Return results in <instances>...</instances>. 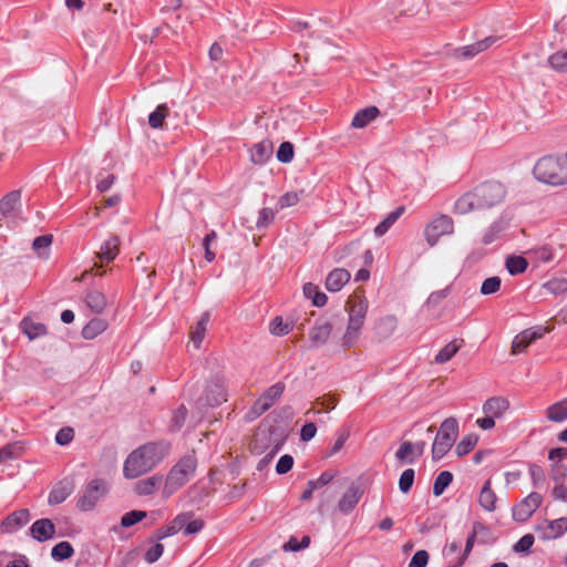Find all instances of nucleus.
Here are the masks:
<instances>
[{"label": "nucleus", "instance_id": "obj_1", "mask_svg": "<svg viewBox=\"0 0 567 567\" xmlns=\"http://www.w3.org/2000/svg\"><path fill=\"white\" fill-rule=\"evenodd\" d=\"M169 450L171 444L166 441L147 442L133 450L123 464L124 477L134 480L151 472L165 460Z\"/></svg>", "mask_w": 567, "mask_h": 567}, {"label": "nucleus", "instance_id": "obj_2", "mask_svg": "<svg viewBox=\"0 0 567 567\" xmlns=\"http://www.w3.org/2000/svg\"><path fill=\"white\" fill-rule=\"evenodd\" d=\"M505 187L497 182H487L461 196L454 204V213L465 215L477 209L491 208L503 202Z\"/></svg>", "mask_w": 567, "mask_h": 567}, {"label": "nucleus", "instance_id": "obj_3", "mask_svg": "<svg viewBox=\"0 0 567 567\" xmlns=\"http://www.w3.org/2000/svg\"><path fill=\"white\" fill-rule=\"evenodd\" d=\"M534 176L546 184H567V154L542 157L534 167Z\"/></svg>", "mask_w": 567, "mask_h": 567}, {"label": "nucleus", "instance_id": "obj_4", "mask_svg": "<svg viewBox=\"0 0 567 567\" xmlns=\"http://www.w3.org/2000/svg\"><path fill=\"white\" fill-rule=\"evenodd\" d=\"M347 305L349 320L346 332L341 338V346L344 349L351 348L358 341L368 310L367 301L360 297L350 298Z\"/></svg>", "mask_w": 567, "mask_h": 567}, {"label": "nucleus", "instance_id": "obj_5", "mask_svg": "<svg viewBox=\"0 0 567 567\" xmlns=\"http://www.w3.org/2000/svg\"><path fill=\"white\" fill-rule=\"evenodd\" d=\"M197 466L194 455L182 457L168 472L163 487V495L169 497L193 477Z\"/></svg>", "mask_w": 567, "mask_h": 567}, {"label": "nucleus", "instance_id": "obj_6", "mask_svg": "<svg viewBox=\"0 0 567 567\" xmlns=\"http://www.w3.org/2000/svg\"><path fill=\"white\" fill-rule=\"evenodd\" d=\"M458 435V422L455 417L445 419L434 439L432 446L433 460H441L447 454Z\"/></svg>", "mask_w": 567, "mask_h": 567}, {"label": "nucleus", "instance_id": "obj_7", "mask_svg": "<svg viewBox=\"0 0 567 567\" xmlns=\"http://www.w3.org/2000/svg\"><path fill=\"white\" fill-rule=\"evenodd\" d=\"M109 483L104 478L90 481L79 496L76 507L82 512L92 511L95 505L106 495Z\"/></svg>", "mask_w": 567, "mask_h": 567}, {"label": "nucleus", "instance_id": "obj_8", "mask_svg": "<svg viewBox=\"0 0 567 567\" xmlns=\"http://www.w3.org/2000/svg\"><path fill=\"white\" fill-rule=\"evenodd\" d=\"M454 231L453 219L447 215L435 216L424 229V237L430 247L437 244L442 236L451 235Z\"/></svg>", "mask_w": 567, "mask_h": 567}, {"label": "nucleus", "instance_id": "obj_9", "mask_svg": "<svg viewBox=\"0 0 567 567\" xmlns=\"http://www.w3.org/2000/svg\"><path fill=\"white\" fill-rule=\"evenodd\" d=\"M285 389L286 386L282 382H278L268 388L251 406V413L254 416H259L267 412L275 402L280 399Z\"/></svg>", "mask_w": 567, "mask_h": 567}, {"label": "nucleus", "instance_id": "obj_10", "mask_svg": "<svg viewBox=\"0 0 567 567\" xmlns=\"http://www.w3.org/2000/svg\"><path fill=\"white\" fill-rule=\"evenodd\" d=\"M543 497L540 494L533 492L528 494L519 504L513 508V518L516 522L524 523L540 506Z\"/></svg>", "mask_w": 567, "mask_h": 567}, {"label": "nucleus", "instance_id": "obj_11", "mask_svg": "<svg viewBox=\"0 0 567 567\" xmlns=\"http://www.w3.org/2000/svg\"><path fill=\"white\" fill-rule=\"evenodd\" d=\"M535 530L543 540L556 539L567 532V518L560 517L554 520L544 519L537 524Z\"/></svg>", "mask_w": 567, "mask_h": 567}, {"label": "nucleus", "instance_id": "obj_12", "mask_svg": "<svg viewBox=\"0 0 567 567\" xmlns=\"http://www.w3.org/2000/svg\"><path fill=\"white\" fill-rule=\"evenodd\" d=\"M363 493L364 491L360 484L351 483L338 502L339 512L343 515L352 513L363 496Z\"/></svg>", "mask_w": 567, "mask_h": 567}, {"label": "nucleus", "instance_id": "obj_13", "mask_svg": "<svg viewBox=\"0 0 567 567\" xmlns=\"http://www.w3.org/2000/svg\"><path fill=\"white\" fill-rule=\"evenodd\" d=\"M548 330L546 328L537 327L533 329H526L518 333L512 343V353L518 354L523 352L532 342L542 338Z\"/></svg>", "mask_w": 567, "mask_h": 567}, {"label": "nucleus", "instance_id": "obj_14", "mask_svg": "<svg viewBox=\"0 0 567 567\" xmlns=\"http://www.w3.org/2000/svg\"><path fill=\"white\" fill-rule=\"evenodd\" d=\"M202 400L206 405L209 406H216L225 402L227 400V392L224 385V381L219 378L210 381L206 385Z\"/></svg>", "mask_w": 567, "mask_h": 567}, {"label": "nucleus", "instance_id": "obj_15", "mask_svg": "<svg viewBox=\"0 0 567 567\" xmlns=\"http://www.w3.org/2000/svg\"><path fill=\"white\" fill-rule=\"evenodd\" d=\"M333 326L328 320H318L309 331V340L313 348L322 347L329 340Z\"/></svg>", "mask_w": 567, "mask_h": 567}, {"label": "nucleus", "instance_id": "obj_16", "mask_svg": "<svg viewBox=\"0 0 567 567\" xmlns=\"http://www.w3.org/2000/svg\"><path fill=\"white\" fill-rule=\"evenodd\" d=\"M30 533L34 539L38 542H47L53 538L55 534V525L49 518H41L35 520L31 527Z\"/></svg>", "mask_w": 567, "mask_h": 567}, {"label": "nucleus", "instance_id": "obj_17", "mask_svg": "<svg viewBox=\"0 0 567 567\" xmlns=\"http://www.w3.org/2000/svg\"><path fill=\"white\" fill-rule=\"evenodd\" d=\"M121 239L117 235L110 236L96 252V258L102 262L113 261L120 252Z\"/></svg>", "mask_w": 567, "mask_h": 567}, {"label": "nucleus", "instance_id": "obj_18", "mask_svg": "<svg viewBox=\"0 0 567 567\" xmlns=\"http://www.w3.org/2000/svg\"><path fill=\"white\" fill-rule=\"evenodd\" d=\"M496 40L497 38L495 37H487L470 45L458 48L457 50H455V55L457 58L472 59L476 54L487 50L491 45H493L496 42Z\"/></svg>", "mask_w": 567, "mask_h": 567}, {"label": "nucleus", "instance_id": "obj_19", "mask_svg": "<svg viewBox=\"0 0 567 567\" xmlns=\"http://www.w3.org/2000/svg\"><path fill=\"white\" fill-rule=\"evenodd\" d=\"M74 491L73 481L65 478L59 482L50 492L48 502L50 505L63 503Z\"/></svg>", "mask_w": 567, "mask_h": 567}, {"label": "nucleus", "instance_id": "obj_20", "mask_svg": "<svg viewBox=\"0 0 567 567\" xmlns=\"http://www.w3.org/2000/svg\"><path fill=\"white\" fill-rule=\"evenodd\" d=\"M350 272L343 268H336L329 272L326 279V288L331 292H337L350 280Z\"/></svg>", "mask_w": 567, "mask_h": 567}, {"label": "nucleus", "instance_id": "obj_21", "mask_svg": "<svg viewBox=\"0 0 567 567\" xmlns=\"http://www.w3.org/2000/svg\"><path fill=\"white\" fill-rule=\"evenodd\" d=\"M477 501H478L480 506L484 511L489 512V513L496 511L497 496H496V493L492 488L491 480H487L483 484V486L480 491Z\"/></svg>", "mask_w": 567, "mask_h": 567}, {"label": "nucleus", "instance_id": "obj_22", "mask_svg": "<svg viewBox=\"0 0 567 567\" xmlns=\"http://www.w3.org/2000/svg\"><path fill=\"white\" fill-rule=\"evenodd\" d=\"M163 484L161 475H153L147 478L140 480L134 486V493L138 496H147L154 494Z\"/></svg>", "mask_w": 567, "mask_h": 567}, {"label": "nucleus", "instance_id": "obj_23", "mask_svg": "<svg viewBox=\"0 0 567 567\" xmlns=\"http://www.w3.org/2000/svg\"><path fill=\"white\" fill-rule=\"evenodd\" d=\"M21 193L20 190H12L4 195L0 200V215L3 218L11 217L18 209L20 204Z\"/></svg>", "mask_w": 567, "mask_h": 567}, {"label": "nucleus", "instance_id": "obj_24", "mask_svg": "<svg viewBox=\"0 0 567 567\" xmlns=\"http://www.w3.org/2000/svg\"><path fill=\"white\" fill-rule=\"evenodd\" d=\"M509 408V402L502 396H493L483 404V412L493 417H501Z\"/></svg>", "mask_w": 567, "mask_h": 567}, {"label": "nucleus", "instance_id": "obj_25", "mask_svg": "<svg viewBox=\"0 0 567 567\" xmlns=\"http://www.w3.org/2000/svg\"><path fill=\"white\" fill-rule=\"evenodd\" d=\"M210 320L208 312H204L196 324L190 328L189 337L194 348L198 349L204 340L207 324Z\"/></svg>", "mask_w": 567, "mask_h": 567}, {"label": "nucleus", "instance_id": "obj_26", "mask_svg": "<svg viewBox=\"0 0 567 567\" xmlns=\"http://www.w3.org/2000/svg\"><path fill=\"white\" fill-rule=\"evenodd\" d=\"M20 329L30 340H34L48 333V329L43 323L35 322L30 318L22 319Z\"/></svg>", "mask_w": 567, "mask_h": 567}, {"label": "nucleus", "instance_id": "obj_27", "mask_svg": "<svg viewBox=\"0 0 567 567\" xmlns=\"http://www.w3.org/2000/svg\"><path fill=\"white\" fill-rule=\"evenodd\" d=\"M380 111L377 106H369L360 110L352 118L351 125L355 128H363L375 120Z\"/></svg>", "mask_w": 567, "mask_h": 567}, {"label": "nucleus", "instance_id": "obj_28", "mask_svg": "<svg viewBox=\"0 0 567 567\" xmlns=\"http://www.w3.org/2000/svg\"><path fill=\"white\" fill-rule=\"evenodd\" d=\"M85 303L93 312L102 313L107 306V300L102 291L90 290L85 295Z\"/></svg>", "mask_w": 567, "mask_h": 567}, {"label": "nucleus", "instance_id": "obj_29", "mask_svg": "<svg viewBox=\"0 0 567 567\" xmlns=\"http://www.w3.org/2000/svg\"><path fill=\"white\" fill-rule=\"evenodd\" d=\"M107 329V321L102 318L91 319L82 329V336L86 340H92Z\"/></svg>", "mask_w": 567, "mask_h": 567}, {"label": "nucleus", "instance_id": "obj_30", "mask_svg": "<svg viewBox=\"0 0 567 567\" xmlns=\"http://www.w3.org/2000/svg\"><path fill=\"white\" fill-rule=\"evenodd\" d=\"M188 518L189 517L187 514H181V515L176 516L169 525H167L166 527H163L156 532L157 539L161 540V539H164L168 536H173L176 533H178L181 529H183V527Z\"/></svg>", "mask_w": 567, "mask_h": 567}, {"label": "nucleus", "instance_id": "obj_31", "mask_svg": "<svg viewBox=\"0 0 567 567\" xmlns=\"http://www.w3.org/2000/svg\"><path fill=\"white\" fill-rule=\"evenodd\" d=\"M29 520V512L28 509H19L10 514L3 522L2 527L6 528L7 532H11L17 529L23 525H25Z\"/></svg>", "mask_w": 567, "mask_h": 567}, {"label": "nucleus", "instance_id": "obj_32", "mask_svg": "<svg viewBox=\"0 0 567 567\" xmlns=\"http://www.w3.org/2000/svg\"><path fill=\"white\" fill-rule=\"evenodd\" d=\"M272 153V144L268 141L260 142L251 148V161L255 164L265 163Z\"/></svg>", "mask_w": 567, "mask_h": 567}, {"label": "nucleus", "instance_id": "obj_33", "mask_svg": "<svg viewBox=\"0 0 567 567\" xmlns=\"http://www.w3.org/2000/svg\"><path fill=\"white\" fill-rule=\"evenodd\" d=\"M405 208L404 206H400L393 212H391L380 224L374 228V234L378 237L383 236L393 225L394 223L402 216Z\"/></svg>", "mask_w": 567, "mask_h": 567}, {"label": "nucleus", "instance_id": "obj_34", "mask_svg": "<svg viewBox=\"0 0 567 567\" xmlns=\"http://www.w3.org/2000/svg\"><path fill=\"white\" fill-rule=\"evenodd\" d=\"M546 416L549 421L558 423L567 420V399H564L548 406Z\"/></svg>", "mask_w": 567, "mask_h": 567}, {"label": "nucleus", "instance_id": "obj_35", "mask_svg": "<svg viewBox=\"0 0 567 567\" xmlns=\"http://www.w3.org/2000/svg\"><path fill=\"white\" fill-rule=\"evenodd\" d=\"M463 340H453L447 343L440 352L435 355L436 363H445L450 361L462 347Z\"/></svg>", "mask_w": 567, "mask_h": 567}, {"label": "nucleus", "instance_id": "obj_36", "mask_svg": "<svg viewBox=\"0 0 567 567\" xmlns=\"http://www.w3.org/2000/svg\"><path fill=\"white\" fill-rule=\"evenodd\" d=\"M293 329V322H285L281 317H275L269 323V331L271 334L282 337L288 334Z\"/></svg>", "mask_w": 567, "mask_h": 567}, {"label": "nucleus", "instance_id": "obj_37", "mask_svg": "<svg viewBox=\"0 0 567 567\" xmlns=\"http://www.w3.org/2000/svg\"><path fill=\"white\" fill-rule=\"evenodd\" d=\"M74 555V549L69 542H60L58 543L51 550V557L55 561H62L68 559Z\"/></svg>", "mask_w": 567, "mask_h": 567}, {"label": "nucleus", "instance_id": "obj_38", "mask_svg": "<svg viewBox=\"0 0 567 567\" xmlns=\"http://www.w3.org/2000/svg\"><path fill=\"white\" fill-rule=\"evenodd\" d=\"M528 262L522 256H509L506 259V268L513 276L523 274L527 269Z\"/></svg>", "mask_w": 567, "mask_h": 567}, {"label": "nucleus", "instance_id": "obj_39", "mask_svg": "<svg viewBox=\"0 0 567 567\" xmlns=\"http://www.w3.org/2000/svg\"><path fill=\"white\" fill-rule=\"evenodd\" d=\"M453 474L449 471L441 472L433 484V494L440 496L443 494L445 488L452 483Z\"/></svg>", "mask_w": 567, "mask_h": 567}, {"label": "nucleus", "instance_id": "obj_40", "mask_svg": "<svg viewBox=\"0 0 567 567\" xmlns=\"http://www.w3.org/2000/svg\"><path fill=\"white\" fill-rule=\"evenodd\" d=\"M168 107L166 104H159L154 112L148 116V124L153 128H159L163 125L164 120L168 115Z\"/></svg>", "mask_w": 567, "mask_h": 567}, {"label": "nucleus", "instance_id": "obj_41", "mask_svg": "<svg viewBox=\"0 0 567 567\" xmlns=\"http://www.w3.org/2000/svg\"><path fill=\"white\" fill-rule=\"evenodd\" d=\"M549 65L558 72H567V50H560L548 58Z\"/></svg>", "mask_w": 567, "mask_h": 567}, {"label": "nucleus", "instance_id": "obj_42", "mask_svg": "<svg viewBox=\"0 0 567 567\" xmlns=\"http://www.w3.org/2000/svg\"><path fill=\"white\" fill-rule=\"evenodd\" d=\"M478 437L475 434H468L464 436L461 442L456 445L455 452L458 456L468 454L477 444Z\"/></svg>", "mask_w": 567, "mask_h": 567}, {"label": "nucleus", "instance_id": "obj_43", "mask_svg": "<svg viewBox=\"0 0 567 567\" xmlns=\"http://www.w3.org/2000/svg\"><path fill=\"white\" fill-rule=\"evenodd\" d=\"M53 236L50 234L37 237L33 240L32 247L39 257H48V249L52 244Z\"/></svg>", "mask_w": 567, "mask_h": 567}, {"label": "nucleus", "instance_id": "obj_44", "mask_svg": "<svg viewBox=\"0 0 567 567\" xmlns=\"http://www.w3.org/2000/svg\"><path fill=\"white\" fill-rule=\"evenodd\" d=\"M22 453V447L19 443L7 444L6 446L0 449V463L14 460L19 457Z\"/></svg>", "mask_w": 567, "mask_h": 567}, {"label": "nucleus", "instance_id": "obj_45", "mask_svg": "<svg viewBox=\"0 0 567 567\" xmlns=\"http://www.w3.org/2000/svg\"><path fill=\"white\" fill-rule=\"evenodd\" d=\"M544 288L553 295H561L567 291V278H553L544 284Z\"/></svg>", "mask_w": 567, "mask_h": 567}, {"label": "nucleus", "instance_id": "obj_46", "mask_svg": "<svg viewBox=\"0 0 567 567\" xmlns=\"http://www.w3.org/2000/svg\"><path fill=\"white\" fill-rule=\"evenodd\" d=\"M302 194V192L298 193V192H288L286 194H284L282 196L279 197L278 199V210L279 209H285V208H289V207H293L296 206L299 200H300V195Z\"/></svg>", "mask_w": 567, "mask_h": 567}, {"label": "nucleus", "instance_id": "obj_47", "mask_svg": "<svg viewBox=\"0 0 567 567\" xmlns=\"http://www.w3.org/2000/svg\"><path fill=\"white\" fill-rule=\"evenodd\" d=\"M278 209L262 208L258 214L256 227L258 229L267 228L274 221Z\"/></svg>", "mask_w": 567, "mask_h": 567}, {"label": "nucleus", "instance_id": "obj_48", "mask_svg": "<svg viewBox=\"0 0 567 567\" xmlns=\"http://www.w3.org/2000/svg\"><path fill=\"white\" fill-rule=\"evenodd\" d=\"M505 227L506 224L502 219L495 221L484 234L483 243L485 245L493 243L497 238L498 234L505 229Z\"/></svg>", "mask_w": 567, "mask_h": 567}, {"label": "nucleus", "instance_id": "obj_49", "mask_svg": "<svg viewBox=\"0 0 567 567\" xmlns=\"http://www.w3.org/2000/svg\"><path fill=\"white\" fill-rule=\"evenodd\" d=\"M146 515L147 514L144 511H131L122 516L121 525L123 527H131L136 523L141 522L143 518H145Z\"/></svg>", "mask_w": 567, "mask_h": 567}, {"label": "nucleus", "instance_id": "obj_50", "mask_svg": "<svg viewBox=\"0 0 567 567\" xmlns=\"http://www.w3.org/2000/svg\"><path fill=\"white\" fill-rule=\"evenodd\" d=\"M414 470L408 468L402 472L400 480H399V488L402 493L406 494L410 492L413 482H414Z\"/></svg>", "mask_w": 567, "mask_h": 567}, {"label": "nucleus", "instance_id": "obj_51", "mask_svg": "<svg viewBox=\"0 0 567 567\" xmlns=\"http://www.w3.org/2000/svg\"><path fill=\"white\" fill-rule=\"evenodd\" d=\"M277 159L281 163H290L293 159V145L282 142L277 151Z\"/></svg>", "mask_w": 567, "mask_h": 567}, {"label": "nucleus", "instance_id": "obj_52", "mask_svg": "<svg viewBox=\"0 0 567 567\" xmlns=\"http://www.w3.org/2000/svg\"><path fill=\"white\" fill-rule=\"evenodd\" d=\"M501 278L496 276L485 279L481 287V293L492 295L497 292L501 288Z\"/></svg>", "mask_w": 567, "mask_h": 567}, {"label": "nucleus", "instance_id": "obj_53", "mask_svg": "<svg viewBox=\"0 0 567 567\" xmlns=\"http://www.w3.org/2000/svg\"><path fill=\"white\" fill-rule=\"evenodd\" d=\"M187 415V409L184 405L178 406L172 416L171 427L174 431H178L185 423Z\"/></svg>", "mask_w": 567, "mask_h": 567}, {"label": "nucleus", "instance_id": "obj_54", "mask_svg": "<svg viewBox=\"0 0 567 567\" xmlns=\"http://www.w3.org/2000/svg\"><path fill=\"white\" fill-rule=\"evenodd\" d=\"M413 452H414V444L406 441L400 445L399 450L395 453V457L401 462L412 463L413 460L412 458L408 460V457L410 455H412Z\"/></svg>", "mask_w": 567, "mask_h": 567}, {"label": "nucleus", "instance_id": "obj_55", "mask_svg": "<svg viewBox=\"0 0 567 567\" xmlns=\"http://www.w3.org/2000/svg\"><path fill=\"white\" fill-rule=\"evenodd\" d=\"M529 475L534 487H540L544 485L546 476L544 470L539 465L532 464L529 466Z\"/></svg>", "mask_w": 567, "mask_h": 567}, {"label": "nucleus", "instance_id": "obj_56", "mask_svg": "<svg viewBox=\"0 0 567 567\" xmlns=\"http://www.w3.org/2000/svg\"><path fill=\"white\" fill-rule=\"evenodd\" d=\"M336 475L337 472L324 471L317 480L309 481L307 485L318 488L323 487L329 484L336 477Z\"/></svg>", "mask_w": 567, "mask_h": 567}, {"label": "nucleus", "instance_id": "obj_57", "mask_svg": "<svg viewBox=\"0 0 567 567\" xmlns=\"http://www.w3.org/2000/svg\"><path fill=\"white\" fill-rule=\"evenodd\" d=\"M429 553L424 549H420L413 555L409 564V567H426L429 564Z\"/></svg>", "mask_w": 567, "mask_h": 567}, {"label": "nucleus", "instance_id": "obj_58", "mask_svg": "<svg viewBox=\"0 0 567 567\" xmlns=\"http://www.w3.org/2000/svg\"><path fill=\"white\" fill-rule=\"evenodd\" d=\"M74 437V431L72 427H62L55 435V442L59 445H68Z\"/></svg>", "mask_w": 567, "mask_h": 567}, {"label": "nucleus", "instance_id": "obj_59", "mask_svg": "<svg viewBox=\"0 0 567 567\" xmlns=\"http://www.w3.org/2000/svg\"><path fill=\"white\" fill-rule=\"evenodd\" d=\"M534 542V536L532 534H526L514 545V550L517 553H527L529 551Z\"/></svg>", "mask_w": 567, "mask_h": 567}, {"label": "nucleus", "instance_id": "obj_60", "mask_svg": "<svg viewBox=\"0 0 567 567\" xmlns=\"http://www.w3.org/2000/svg\"><path fill=\"white\" fill-rule=\"evenodd\" d=\"M293 466V457L289 454L282 455L277 465H276V472L278 474H286L288 473Z\"/></svg>", "mask_w": 567, "mask_h": 567}, {"label": "nucleus", "instance_id": "obj_61", "mask_svg": "<svg viewBox=\"0 0 567 567\" xmlns=\"http://www.w3.org/2000/svg\"><path fill=\"white\" fill-rule=\"evenodd\" d=\"M217 238L216 231H210L204 238L203 246L205 249V259L212 262L215 259V252L210 249V243Z\"/></svg>", "mask_w": 567, "mask_h": 567}, {"label": "nucleus", "instance_id": "obj_62", "mask_svg": "<svg viewBox=\"0 0 567 567\" xmlns=\"http://www.w3.org/2000/svg\"><path fill=\"white\" fill-rule=\"evenodd\" d=\"M164 551V546L159 543L153 545L145 554V560L150 564L155 563Z\"/></svg>", "mask_w": 567, "mask_h": 567}, {"label": "nucleus", "instance_id": "obj_63", "mask_svg": "<svg viewBox=\"0 0 567 567\" xmlns=\"http://www.w3.org/2000/svg\"><path fill=\"white\" fill-rule=\"evenodd\" d=\"M396 328V319L394 317H386L382 320H380L378 329L384 330L383 336L388 337L390 336L394 329Z\"/></svg>", "mask_w": 567, "mask_h": 567}, {"label": "nucleus", "instance_id": "obj_64", "mask_svg": "<svg viewBox=\"0 0 567 567\" xmlns=\"http://www.w3.org/2000/svg\"><path fill=\"white\" fill-rule=\"evenodd\" d=\"M567 475V468L560 463H555L551 470V478L556 484L564 483Z\"/></svg>", "mask_w": 567, "mask_h": 567}]
</instances>
